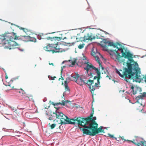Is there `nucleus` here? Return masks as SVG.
I'll return each instance as SVG.
<instances>
[{
	"mask_svg": "<svg viewBox=\"0 0 146 146\" xmlns=\"http://www.w3.org/2000/svg\"><path fill=\"white\" fill-rule=\"evenodd\" d=\"M118 50H121L122 57H123L124 58H130L129 59V62H127L126 64L127 68H124V71L122 72L123 74H121L117 69H116V73L121 77H125L129 78H131L133 81L140 82L141 79L140 76H139L140 72L137 68L138 64L133 60L132 55L127 50L124 48H120L118 49Z\"/></svg>",
	"mask_w": 146,
	"mask_h": 146,
	"instance_id": "nucleus-1",
	"label": "nucleus"
},
{
	"mask_svg": "<svg viewBox=\"0 0 146 146\" xmlns=\"http://www.w3.org/2000/svg\"><path fill=\"white\" fill-rule=\"evenodd\" d=\"M85 66L84 68L86 70V74H87L88 76H90L92 78L93 76L94 73L92 72V69L96 71L97 76H95L93 80H89L86 82L82 78L80 77V80L81 82L83 83V84H88L89 85V87L90 91L92 93H93L94 92L96 88L100 87V78L101 73L100 70L95 67L93 65L87 60L84 63Z\"/></svg>",
	"mask_w": 146,
	"mask_h": 146,
	"instance_id": "nucleus-2",
	"label": "nucleus"
},
{
	"mask_svg": "<svg viewBox=\"0 0 146 146\" xmlns=\"http://www.w3.org/2000/svg\"><path fill=\"white\" fill-rule=\"evenodd\" d=\"M17 27H19L20 29L22 30L23 32L27 34V36H22L21 38L23 39L27 38L29 37L30 38V41L35 42H36V39L33 37L31 38L29 35L31 32L29 30L26 29L19 27L15 24L11 23L10 28V34L12 35L10 36V50L16 48L19 46V44L14 40H17L18 39V36L16 35L15 32L17 29Z\"/></svg>",
	"mask_w": 146,
	"mask_h": 146,
	"instance_id": "nucleus-3",
	"label": "nucleus"
},
{
	"mask_svg": "<svg viewBox=\"0 0 146 146\" xmlns=\"http://www.w3.org/2000/svg\"><path fill=\"white\" fill-rule=\"evenodd\" d=\"M48 40L54 41V43L49 44L46 46L44 47V49L46 51H51L53 53L61 52L63 51V49L58 46V41L61 40V38L58 37H47L46 38Z\"/></svg>",
	"mask_w": 146,
	"mask_h": 146,
	"instance_id": "nucleus-4",
	"label": "nucleus"
},
{
	"mask_svg": "<svg viewBox=\"0 0 146 146\" xmlns=\"http://www.w3.org/2000/svg\"><path fill=\"white\" fill-rule=\"evenodd\" d=\"M98 125L95 122L90 125V127H86V129H82L83 134L94 136L100 132H104L102 127L100 126L98 128Z\"/></svg>",
	"mask_w": 146,
	"mask_h": 146,
	"instance_id": "nucleus-5",
	"label": "nucleus"
},
{
	"mask_svg": "<svg viewBox=\"0 0 146 146\" xmlns=\"http://www.w3.org/2000/svg\"><path fill=\"white\" fill-rule=\"evenodd\" d=\"M54 114L56 116V121L59 124H75L76 123V118L70 119L62 113L58 111H56Z\"/></svg>",
	"mask_w": 146,
	"mask_h": 146,
	"instance_id": "nucleus-6",
	"label": "nucleus"
},
{
	"mask_svg": "<svg viewBox=\"0 0 146 146\" xmlns=\"http://www.w3.org/2000/svg\"><path fill=\"white\" fill-rule=\"evenodd\" d=\"M93 113H92L90 115L86 118H81L80 117H78L76 118V121L78 125H80L84 127L86 125H88L92 121V117L93 116Z\"/></svg>",
	"mask_w": 146,
	"mask_h": 146,
	"instance_id": "nucleus-7",
	"label": "nucleus"
},
{
	"mask_svg": "<svg viewBox=\"0 0 146 146\" xmlns=\"http://www.w3.org/2000/svg\"><path fill=\"white\" fill-rule=\"evenodd\" d=\"M117 50H110V51L112 52H115L117 54L116 55H111V58L112 57L113 59V56H114L116 57V58L115 59V61L118 62L120 63H123V64L125 65V64H127V62H129V59L130 58L128 57L127 58H127V60L125 61V59H122V57L120 56V53L117 52Z\"/></svg>",
	"mask_w": 146,
	"mask_h": 146,
	"instance_id": "nucleus-8",
	"label": "nucleus"
},
{
	"mask_svg": "<svg viewBox=\"0 0 146 146\" xmlns=\"http://www.w3.org/2000/svg\"><path fill=\"white\" fill-rule=\"evenodd\" d=\"M5 40L4 45H5L4 47L5 48H8L9 46V33H5L1 35Z\"/></svg>",
	"mask_w": 146,
	"mask_h": 146,
	"instance_id": "nucleus-9",
	"label": "nucleus"
},
{
	"mask_svg": "<svg viewBox=\"0 0 146 146\" xmlns=\"http://www.w3.org/2000/svg\"><path fill=\"white\" fill-rule=\"evenodd\" d=\"M139 139H140L139 138H138L136 140V141H138L139 142H136L135 140H134L133 141H130L133 143L135 145L138 146L140 145L146 146V141H139Z\"/></svg>",
	"mask_w": 146,
	"mask_h": 146,
	"instance_id": "nucleus-10",
	"label": "nucleus"
},
{
	"mask_svg": "<svg viewBox=\"0 0 146 146\" xmlns=\"http://www.w3.org/2000/svg\"><path fill=\"white\" fill-rule=\"evenodd\" d=\"M83 38V40L86 41L87 40H92L93 39H94L95 38V37L94 36L93 34L91 33H88L85 35Z\"/></svg>",
	"mask_w": 146,
	"mask_h": 146,
	"instance_id": "nucleus-11",
	"label": "nucleus"
},
{
	"mask_svg": "<svg viewBox=\"0 0 146 146\" xmlns=\"http://www.w3.org/2000/svg\"><path fill=\"white\" fill-rule=\"evenodd\" d=\"M104 42L106 44H108V46H112L114 48H117L118 49V50H119L118 49L120 48H124L127 50V49L126 48H125L123 46H122V47H121L120 48H118L117 46V44L114 43L113 42H111L109 41H107L106 40H105V41ZM119 50L121 51V50Z\"/></svg>",
	"mask_w": 146,
	"mask_h": 146,
	"instance_id": "nucleus-12",
	"label": "nucleus"
},
{
	"mask_svg": "<svg viewBox=\"0 0 146 146\" xmlns=\"http://www.w3.org/2000/svg\"><path fill=\"white\" fill-rule=\"evenodd\" d=\"M146 97V92H144L142 94H141L140 95H139L136 97L135 100L137 101L136 102L140 103L139 100L140 99L142 100L143 99V98Z\"/></svg>",
	"mask_w": 146,
	"mask_h": 146,
	"instance_id": "nucleus-13",
	"label": "nucleus"
},
{
	"mask_svg": "<svg viewBox=\"0 0 146 146\" xmlns=\"http://www.w3.org/2000/svg\"><path fill=\"white\" fill-rule=\"evenodd\" d=\"M131 89L132 90L133 92V94H135L138 92H140L141 91V88L136 86H132L131 87Z\"/></svg>",
	"mask_w": 146,
	"mask_h": 146,
	"instance_id": "nucleus-14",
	"label": "nucleus"
},
{
	"mask_svg": "<svg viewBox=\"0 0 146 146\" xmlns=\"http://www.w3.org/2000/svg\"><path fill=\"white\" fill-rule=\"evenodd\" d=\"M96 119V117H93V119L92 118V121H90V122H89V124H88V125H86L84 126L83 127V128L79 127L80 129L82 130V129H86V127H90V125H91V124H92V123L94 122L95 123H96L95 121Z\"/></svg>",
	"mask_w": 146,
	"mask_h": 146,
	"instance_id": "nucleus-15",
	"label": "nucleus"
},
{
	"mask_svg": "<svg viewBox=\"0 0 146 146\" xmlns=\"http://www.w3.org/2000/svg\"><path fill=\"white\" fill-rule=\"evenodd\" d=\"M70 102V101L68 100H62V103L59 102L58 103H57V104H55L54 102H52L51 104L54 106H55L56 105H58V104L61 105L65 106L66 104L68 102Z\"/></svg>",
	"mask_w": 146,
	"mask_h": 146,
	"instance_id": "nucleus-16",
	"label": "nucleus"
},
{
	"mask_svg": "<svg viewBox=\"0 0 146 146\" xmlns=\"http://www.w3.org/2000/svg\"><path fill=\"white\" fill-rule=\"evenodd\" d=\"M96 60L98 62L100 66L102 67V69H104V68L102 67V64L100 62V58L98 56H94Z\"/></svg>",
	"mask_w": 146,
	"mask_h": 146,
	"instance_id": "nucleus-17",
	"label": "nucleus"
},
{
	"mask_svg": "<svg viewBox=\"0 0 146 146\" xmlns=\"http://www.w3.org/2000/svg\"><path fill=\"white\" fill-rule=\"evenodd\" d=\"M72 77H73V78L75 79L76 80V82H77L78 84H80L78 82V81L77 80L78 78L80 76L79 74H75L73 76H71Z\"/></svg>",
	"mask_w": 146,
	"mask_h": 146,
	"instance_id": "nucleus-18",
	"label": "nucleus"
},
{
	"mask_svg": "<svg viewBox=\"0 0 146 146\" xmlns=\"http://www.w3.org/2000/svg\"><path fill=\"white\" fill-rule=\"evenodd\" d=\"M137 68L138 69H139V76H140L141 78V81L140 82H139V83H140L143 80V79H144V80L145 82V83H146V76H145V77H142L140 75V69L139 68H138V66H137Z\"/></svg>",
	"mask_w": 146,
	"mask_h": 146,
	"instance_id": "nucleus-19",
	"label": "nucleus"
},
{
	"mask_svg": "<svg viewBox=\"0 0 146 146\" xmlns=\"http://www.w3.org/2000/svg\"><path fill=\"white\" fill-rule=\"evenodd\" d=\"M4 42L5 40L2 35H0V44H4Z\"/></svg>",
	"mask_w": 146,
	"mask_h": 146,
	"instance_id": "nucleus-20",
	"label": "nucleus"
},
{
	"mask_svg": "<svg viewBox=\"0 0 146 146\" xmlns=\"http://www.w3.org/2000/svg\"><path fill=\"white\" fill-rule=\"evenodd\" d=\"M84 44H81L78 46V47L80 49H81L84 48Z\"/></svg>",
	"mask_w": 146,
	"mask_h": 146,
	"instance_id": "nucleus-21",
	"label": "nucleus"
},
{
	"mask_svg": "<svg viewBox=\"0 0 146 146\" xmlns=\"http://www.w3.org/2000/svg\"><path fill=\"white\" fill-rule=\"evenodd\" d=\"M67 84H65V89L66 91H70V89L68 87Z\"/></svg>",
	"mask_w": 146,
	"mask_h": 146,
	"instance_id": "nucleus-22",
	"label": "nucleus"
},
{
	"mask_svg": "<svg viewBox=\"0 0 146 146\" xmlns=\"http://www.w3.org/2000/svg\"><path fill=\"white\" fill-rule=\"evenodd\" d=\"M57 124L56 123H54L50 125V128L51 129H53L56 126V125H57Z\"/></svg>",
	"mask_w": 146,
	"mask_h": 146,
	"instance_id": "nucleus-23",
	"label": "nucleus"
},
{
	"mask_svg": "<svg viewBox=\"0 0 146 146\" xmlns=\"http://www.w3.org/2000/svg\"><path fill=\"white\" fill-rule=\"evenodd\" d=\"M48 78L51 80H54V79L56 78V76H54V77H52L51 76H48Z\"/></svg>",
	"mask_w": 146,
	"mask_h": 146,
	"instance_id": "nucleus-24",
	"label": "nucleus"
},
{
	"mask_svg": "<svg viewBox=\"0 0 146 146\" xmlns=\"http://www.w3.org/2000/svg\"><path fill=\"white\" fill-rule=\"evenodd\" d=\"M70 81V78L69 77H68L66 79V80L65 81V84H67V82L68 81Z\"/></svg>",
	"mask_w": 146,
	"mask_h": 146,
	"instance_id": "nucleus-25",
	"label": "nucleus"
},
{
	"mask_svg": "<svg viewBox=\"0 0 146 146\" xmlns=\"http://www.w3.org/2000/svg\"><path fill=\"white\" fill-rule=\"evenodd\" d=\"M11 109V110H12L13 112H15L16 111L17 109L15 108H14L13 107H10V109Z\"/></svg>",
	"mask_w": 146,
	"mask_h": 146,
	"instance_id": "nucleus-26",
	"label": "nucleus"
},
{
	"mask_svg": "<svg viewBox=\"0 0 146 146\" xmlns=\"http://www.w3.org/2000/svg\"><path fill=\"white\" fill-rule=\"evenodd\" d=\"M69 61H71V62L72 63V65L73 66L75 65L76 62V60H74V61H71L70 60H69Z\"/></svg>",
	"mask_w": 146,
	"mask_h": 146,
	"instance_id": "nucleus-27",
	"label": "nucleus"
},
{
	"mask_svg": "<svg viewBox=\"0 0 146 146\" xmlns=\"http://www.w3.org/2000/svg\"><path fill=\"white\" fill-rule=\"evenodd\" d=\"M3 84L6 86H9V82H7L6 81L3 82Z\"/></svg>",
	"mask_w": 146,
	"mask_h": 146,
	"instance_id": "nucleus-28",
	"label": "nucleus"
},
{
	"mask_svg": "<svg viewBox=\"0 0 146 146\" xmlns=\"http://www.w3.org/2000/svg\"><path fill=\"white\" fill-rule=\"evenodd\" d=\"M9 86H10V87H11L12 88L11 89H18L17 88H14V86H11V85L10 84V85H9ZM20 90H22V91H24L23 90V89H22L21 88H20V89H19Z\"/></svg>",
	"mask_w": 146,
	"mask_h": 146,
	"instance_id": "nucleus-29",
	"label": "nucleus"
},
{
	"mask_svg": "<svg viewBox=\"0 0 146 146\" xmlns=\"http://www.w3.org/2000/svg\"><path fill=\"white\" fill-rule=\"evenodd\" d=\"M108 135L109 137H110L111 138H114L113 135L110 134H108Z\"/></svg>",
	"mask_w": 146,
	"mask_h": 146,
	"instance_id": "nucleus-30",
	"label": "nucleus"
},
{
	"mask_svg": "<svg viewBox=\"0 0 146 146\" xmlns=\"http://www.w3.org/2000/svg\"><path fill=\"white\" fill-rule=\"evenodd\" d=\"M43 36V35H42V36H41V35H40V36H38V38L39 39H41V38H43L42 37Z\"/></svg>",
	"mask_w": 146,
	"mask_h": 146,
	"instance_id": "nucleus-31",
	"label": "nucleus"
},
{
	"mask_svg": "<svg viewBox=\"0 0 146 146\" xmlns=\"http://www.w3.org/2000/svg\"><path fill=\"white\" fill-rule=\"evenodd\" d=\"M64 67H65L64 66H63V67H61V75L62 74V72L63 69V68H64Z\"/></svg>",
	"mask_w": 146,
	"mask_h": 146,
	"instance_id": "nucleus-32",
	"label": "nucleus"
},
{
	"mask_svg": "<svg viewBox=\"0 0 146 146\" xmlns=\"http://www.w3.org/2000/svg\"><path fill=\"white\" fill-rule=\"evenodd\" d=\"M92 55L93 56H94H94H96V53H95L94 52H93L92 53Z\"/></svg>",
	"mask_w": 146,
	"mask_h": 146,
	"instance_id": "nucleus-33",
	"label": "nucleus"
},
{
	"mask_svg": "<svg viewBox=\"0 0 146 146\" xmlns=\"http://www.w3.org/2000/svg\"><path fill=\"white\" fill-rule=\"evenodd\" d=\"M61 78H60L59 79H58V80L59 81L60 79H61L62 80H64V78H63L62 76H61Z\"/></svg>",
	"mask_w": 146,
	"mask_h": 146,
	"instance_id": "nucleus-34",
	"label": "nucleus"
},
{
	"mask_svg": "<svg viewBox=\"0 0 146 146\" xmlns=\"http://www.w3.org/2000/svg\"><path fill=\"white\" fill-rule=\"evenodd\" d=\"M49 64L50 65H52L53 66L54 65V64L52 63H49Z\"/></svg>",
	"mask_w": 146,
	"mask_h": 146,
	"instance_id": "nucleus-35",
	"label": "nucleus"
},
{
	"mask_svg": "<svg viewBox=\"0 0 146 146\" xmlns=\"http://www.w3.org/2000/svg\"><path fill=\"white\" fill-rule=\"evenodd\" d=\"M92 113H94V108H92Z\"/></svg>",
	"mask_w": 146,
	"mask_h": 146,
	"instance_id": "nucleus-36",
	"label": "nucleus"
},
{
	"mask_svg": "<svg viewBox=\"0 0 146 146\" xmlns=\"http://www.w3.org/2000/svg\"><path fill=\"white\" fill-rule=\"evenodd\" d=\"M102 74H103L104 73V74H106V72H105L104 71H102Z\"/></svg>",
	"mask_w": 146,
	"mask_h": 146,
	"instance_id": "nucleus-37",
	"label": "nucleus"
},
{
	"mask_svg": "<svg viewBox=\"0 0 146 146\" xmlns=\"http://www.w3.org/2000/svg\"><path fill=\"white\" fill-rule=\"evenodd\" d=\"M114 139L116 140L117 141H119V139H118V140L117 139V138L116 137H114Z\"/></svg>",
	"mask_w": 146,
	"mask_h": 146,
	"instance_id": "nucleus-38",
	"label": "nucleus"
},
{
	"mask_svg": "<svg viewBox=\"0 0 146 146\" xmlns=\"http://www.w3.org/2000/svg\"><path fill=\"white\" fill-rule=\"evenodd\" d=\"M49 119L50 120H53V119H52L51 117H50L49 118Z\"/></svg>",
	"mask_w": 146,
	"mask_h": 146,
	"instance_id": "nucleus-39",
	"label": "nucleus"
},
{
	"mask_svg": "<svg viewBox=\"0 0 146 146\" xmlns=\"http://www.w3.org/2000/svg\"><path fill=\"white\" fill-rule=\"evenodd\" d=\"M120 137L122 139L124 140V137Z\"/></svg>",
	"mask_w": 146,
	"mask_h": 146,
	"instance_id": "nucleus-40",
	"label": "nucleus"
},
{
	"mask_svg": "<svg viewBox=\"0 0 146 146\" xmlns=\"http://www.w3.org/2000/svg\"><path fill=\"white\" fill-rule=\"evenodd\" d=\"M5 78L6 79H7L8 78V77L6 76H5Z\"/></svg>",
	"mask_w": 146,
	"mask_h": 146,
	"instance_id": "nucleus-41",
	"label": "nucleus"
},
{
	"mask_svg": "<svg viewBox=\"0 0 146 146\" xmlns=\"http://www.w3.org/2000/svg\"><path fill=\"white\" fill-rule=\"evenodd\" d=\"M106 77H109V79H111V78H110V77L108 75H107Z\"/></svg>",
	"mask_w": 146,
	"mask_h": 146,
	"instance_id": "nucleus-42",
	"label": "nucleus"
},
{
	"mask_svg": "<svg viewBox=\"0 0 146 146\" xmlns=\"http://www.w3.org/2000/svg\"><path fill=\"white\" fill-rule=\"evenodd\" d=\"M13 80H11L10 81V82H13Z\"/></svg>",
	"mask_w": 146,
	"mask_h": 146,
	"instance_id": "nucleus-43",
	"label": "nucleus"
},
{
	"mask_svg": "<svg viewBox=\"0 0 146 146\" xmlns=\"http://www.w3.org/2000/svg\"><path fill=\"white\" fill-rule=\"evenodd\" d=\"M126 93H127V94H129V92H128L127 91V92H126Z\"/></svg>",
	"mask_w": 146,
	"mask_h": 146,
	"instance_id": "nucleus-44",
	"label": "nucleus"
},
{
	"mask_svg": "<svg viewBox=\"0 0 146 146\" xmlns=\"http://www.w3.org/2000/svg\"><path fill=\"white\" fill-rule=\"evenodd\" d=\"M4 117H5L6 118H7V119H8V118H7V117H6V116L5 115H4Z\"/></svg>",
	"mask_w": 146,
	"mask_h": 146,
	"instance_id": "nucleus-45",
	"label": "nucleus"
},
{
	"mask_svg": "<svg viewBox=\"0 0 146 146\" xmlns=\"http://www.w3.org/2000/svg\"><path fill=\"white\" fill-rule=\"evenodd\" d=\"M5 114V115H8V114Z\"/></svg>",
	"mask_w": 146,
	"mask_h": 146,
	"instance_id": "nucleus-46",
	"label": "nucleus"
},
{
	"mask_svg": "<svg viewBox=\"0 0 146 146\" xmlns=\"http://www.w3.org/2000/svg\"><path fill=\"white\" fill-rule=\"evenodd\" d=\"M106 72H107V73H108V71H107V70H106Z\"/></svg>",
	"mask_w": 146,
	"mask_h": 146,
	"instance_id": "nucleus-47",
	"label": "nucleus"
},
{
	"mask_svg": "<svg viewBox=\"0 0 146 146\" xmlns=\"http://www.w3.org/2000/svg\"><path fill=\"white\" fill-rule=\"evenodd\" d=\"M19 93H21V92L20 91H19Z\"/></svg>",
	"mask_w": 146,
	"mask_h": 146,
	"instance_id": "nucleus-48",
	"label": "nucleus"
},
{
	"mask_svg": "<svg viewBox=\"0 0 146 146\" xmlns=\"http://www.w3.org/2000/svg\"><path fill=\"white\" fill-rule=\"evenodd\" d=\"M120 71H122V70H120Z\"/></svg>",
	"mask_w": 146,
	"mask_h": 146,
	"instance_id": "nucleus-49",
	"label": "nucleus"
},
{
	"mask_svg": "<svg viewBox=\"0 0 146 146\" xmlns=\"http://www.w3.org/2000/svg\"><path fill=\"white\" fill-rule=\"evenodd\" d=\"M140 104H141V105H142V104H141V103H140Z\"/></svg>",
	"mask_w": 146,
	"mask_h": 146,
	"instance_id": "nucleus-50",
	"label": "nucleus"
}]
</instances>
